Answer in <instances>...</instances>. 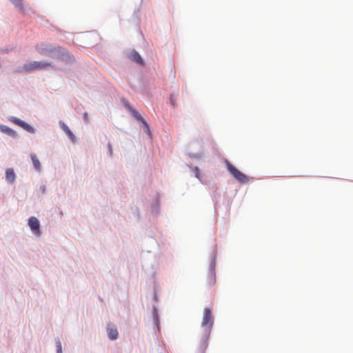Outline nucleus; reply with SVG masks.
<instances>
[{
  "label": "nucleus",
  "mask_w": 353,
  "mask_h": 353,
  "mask_svg": "<svg viewBox=\"0 0 353 353\" xmlns=\"http://www.w3.org/2000/svg\"><path fill=\"white\" fill-rule=\"evenodd\" d=\"M0 131L3 133H5L13 138L17 137V133L15 131H14L10 128L4 125H0Z\"/></svg>",
  "instance_id": "8"
},
{
  "label": "nucleus",
  "mask_w": 353,
  "mask_h": 353,
  "mask_svg": "<svg viewBox=\"0 0 353 353\" xmlns=\"http://www.w3.org/2000/svg\"><path fill=\"white\" fill-rule=\"evenodd\" d=\"M9 120L21 127L22 128H23L25 130L28 131V132H30V133H34V129L29 124H28L27 123H26L25 121L21 120L19 118H17V117H11Z\"/></svg>",
  "instance_id": "4"
},
{
  "label": "nucleus",
  "mask_w": 353,
  "mask_h": 353,
  "mask_svg": "<svg viewBox=\"0 0 353 353\" xmlns=\"http://www.w3.org/2000/svg\"><path fill=\"white\" fill-rule=\"evenodd\" d=\"M214 325L212 310L206 307L203 310V315L201 321V329L203 336L196 353H205L208 345V339Z\"/></svg>",
  "instance_id": "1"
},
{
  "label": "nucleus",
  "mask_w": 353,
  "mask_h": 353,
  "mask_svg": "<svg viewBox=\"0 0 353 353\" xmlns=\"http://www.w3.org/2000/svg\"><path fill=\"white\" fill-rule=\"evenodd\" d=\"M194 173L196 178L199 179V169L197 167L194 168Z\"/></svg>",
  "instance_id": "18"
},
{
  "label": "nucleus",
  "mask_w": 353,
  "mask_h": 353,
  "mask_svg": "<svg viewBox=\"0 0 353 353\" xmlns=\"http://www.w3.org/2000/svg\"><path fill=\"white\" fill-rule=\"evenodd\" d=\"M60 125H61V128L63 129V130L65 132V133L69 137V138L72 141H75L76 138H75L74 135L73 134V133L70 130V128L63 122L60 123Z\"/></svg>",
  "instance_id": "11"
},
{
  "label": "nucleus",
  "mask_w": 353,
  "mask_h": 353,
  "mask_svg": "<svg viewBox=\"0 0 353 353\" xmlns=\"http://www.w3.org/2000/svg\"><path fill=\"white\" fill-rule=\"evenodd\" d=\"M130 58L132 61L140 64L141 65H143V61L139 53L134 51L130 53Z\"/></svg>",
  "instance_id": "9"
},
{
  "label": "nucleus",
  "mask_w": 353,
  "mask_h": 353,
  "mask_svg": "<svg viewBox=\"0 0 353 353\" xmlns=\"http://www.w3.org/2000/svg\"><path fill=\"white\" fill-rule=\"evenodd\" d=\"M134 117L139 121H140L144 125V128H148V123L145 120L141 117V115L137 111L133 112Z\"/></svg>",
  "instance_id": "14"
},
{
  "label": "nucleus",
  "mask_w": 353,
  "mask_h": 353,
  "mask_svg": "<svg viewBox=\"0 0 353 353\" xmlns=\"http://www.w3.org/2000/svg\"><path fill=\"white\" fill-rule=\"evenodd\" d=\"M216 283L215 262L212 261L210 265V270L208 277V283L209 285H213Z\"/></svg>",
  "instance_id": "6"
},
{
  "label": "nucleus",
  "mask_w": 353,
  "mask_h": 353,
  "mask_svg": "<svg viewBox=\"0 0 353 353\" xmlns=\"http://www.w3.org/2000/svg\"><path fill=\"white\" fill-rule=\"evenodd\" d=\"M15 7L21 12L23 11L24 7L22 0H10Z\"/></svg>",
  "instance_id": "15"
},
{
  "label": "nucleus",
  "mask_w": 353,
  "mask_h": 353,
  "mask_svg": "<svg viewBox=\"0 0 353 353\" xmlns=\"http://www.w3.org/2000/svg\"><path fill=\"white\" fill-rule=\"evenodd\" d=\"M226 165L228 170L230 172V174L240 183H248L250 178L241 171H239L237 168H236L233 165H232L229 161H226Z\"/></svg>",
  "instance_id": "3"
},
{
  "label": "nucleus",
  "mask_w": 353,
  "mask_h": 353,
  "mask_svg": "<svg viewBox=\"0 0 353 353\" xmlns=\"http://www.w3.org/2000/svg\"><path fill=\"white\" fill-rule=\"evenodd\" d=\"M145 131L149 134L150 135L151 133H150V128H149V125H148V128H145Z\"/></svg>",
  "instance_id": "20"
},
{
  "label": "nucleus",
  "mask_w": 353,
  "mask_h": 353,
  "mask_svg": "<svg viewBox=\"0 0 353 353\" xmlns=\"http://www.w3.org/2000/svg\"><path fill=\"white\" fill-rule=\"evenodd\" d=\"M170 101L172 107L175 108L176 106V98L173 94H171L170 97Z\"/></svg>",
  "instance_id": "16"
},
{
  "label": "nucleus",
  "mask_w": 353,
  "mask_h": 353,
  "mask_svg": "<svg viewBox=\"0 0 353 353\" xmlns=\"http://www.w3.org/2000/svg\"><path fill=\"white\" fill-rule=\"evenodd\" d=\"M83 120L86 123H89V117H88V114L87 112H84L83 114Z\"/></svg>",
  "instance_id": "17"
},
{
  "label": "nucleus",
  "mask_w": 353,
  "mask_h": 353,
  "mask_svg": "<svg viewBox=\"0 0 353 353\" xmlns=\"http://www.w3.org/2000/svg\"><path fill=\"white\" fill-rule=\"evenodd\" d=\"M6 179L10 183L15 181L16 175L12 168H8L6 171Z\"/></svg>",
  "instance_id": "10"
},
{
  "label": "nucleus",
  "mask_w": 353,
  "mask_h": 353,
  "mask_svg": "<svg viewBox=\"0 0 353 353\" xmlns=\"http://www.w3.org/2000/svg\"><path fill=\"white\" fill-rule=\"evenodd\" d=\"M48 67H52L50 63L43 61H32L23 65V70L25 72H32L46 69Z\"/></svg>",
  "instance_id": "2"
},
{
  "label": "nucleus",
  "mask_w": 353,
  "mask_h": 353,
  "mask_svg": "<svg viewBox=\"0 0 353 353\" xmlns=\"http://www.w3.org/2000/svg\"><path fill=\"white\" fill-rule=\"evenodd\" d=\"M37 52L41 54H48L52 52V48H50L47 44L41 43L36 46Z\"/></svg>",
  "instance_id": "7"
},
{
  "label": "nucleus",
  "mask_w": 353,
  "mask_h": 353,
  "mask_svg": "<svg viewBox=\"0 0 353 353\" xmlns=\"http://www.w3.org/2000/svg\"><path fill=\"white\" fill-rule=\"evenodd\" d=\"M57 349L58 353H61V345L60 342L57 343Z\"/></svg>",
  "instance_id": "19"
},
{
  "label": "nucleus",
  "mask_w": 353,
  "mask_h": 353,
  "mask_svg": "<svg viewBox=\"0 0 353 353\" xmlns=\"http://www.w3.org/2000/svg\"><path fill=\"white\" fill-rule=\"evenodd\" d=\"M108 337L110 339H111V340L117 339L118 337L117 330L114 327H111L110 325H108Z\"/></svg>",
  "instance_id": "12"
},
{
  "label": "nucleus",
  "mask_w": 353,
  "mask_h": 353,
  "mask_svg": "<svg viewBox=\"0 0 353 353\" xmlns=\"http://www.w3.org/2000/svg\"><path fill=\"white\" fill-rule=\"evenodd\" d=\"M30 158L32 159V163L34 165V168L37 170H40V169H41V163H40L38 158L37 157V155L35 154H30Z\"/></svg>",
  "instance_id": "13"
},
{
  "label": "nucleus",
  "mask_w": 353,
  "mask_h": 353,
  "mask_svg": "<svg viewBox=\"0 0 353 353\" xmlns=\"http://www.w3.org/2000/svg\"><path fill=\"white\" fill-rule=\"evenodd\" d=\"M28 225L34 234L36 235L40 234V224L39 220L36 217L31 216L28 220Z\"/></svg>",
  "instance_id": "5"
}]
</instances>
